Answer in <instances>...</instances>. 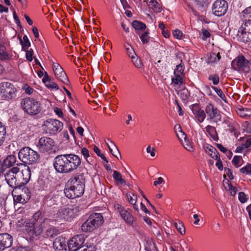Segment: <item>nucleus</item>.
<instances>
[{"instance_id": "nucleus-1", "label": "nucleus", "mask_w": 251, "mask_h": 251, "mask_svg": "<svg viewBox=\"0 0 251 251\" xmlns=\"http://www.w3.org/2000/svg\"><path fill=\"white\" fill-rule=\"evenodd\" d=\"M5 180L11 188H20L26 184L30 179L31 173L28 166L22 163L17 164L4 174Z\"/></svg>"}, {"instance_id": "nucleus-2", "label": "nucleus", "mask_w": 251, "mask_h": 251, "mask_svg": "<svg viewBox=\"0 0 251 251\" xmlns=\"http://www.w3.org/2000/svg\"><path fill=\"white\" fill-rule=\"evenodd\" d=\"M79 156L73 154H63L56 156L53 160V167L56 172L69 174L75 171L80 166Z\"/></svg>"}, {"instance_id": "nucleus-3", "label": "nucleus", "mask_w": 251, "mask_h": 251, "mask_svg": "<svg viewBox=\"0 0 251 251\" xmlns=\"http://www.w3.org/2000/svg\"><path fill=\"white\" fill-rule=\"evenodd\" d=\"M85 241L83 236L77 235L70 239L68 243L70 251H95V246L92 244L82 246Z\"/></svg>"}, {"instance_id": "nucleus-4", "label": "nucleus", "mask_w": 251, "mask_h": 251, "mask_svg": "<svg viewBox=\"0 0 251 251\" xmlns=\"http://www.w3.org/2000/svg\"><path fill=\"white\" fill-rule=\"evenodd\" d=\"M103 222V218L100 213H93L82 225L81 230L85 232H91L102 225Z\"/></svg>"}, {"instance_id": "nucleus-5", "label": "nucleus", "mask_w": 251, "mask_h": 251, "mask_svg": "<svg viewBox=\"0 0 251 251\" xmlns=\"http://www.w3.org/2000/svg\"><path fill=\"white\" fill-rule=\"evenodd\" d=\"M21 104L24 111L30 115H36L39 113L41 110V103L33 98H24L22 100Z\"/></svg>"}, {"instance_id": "nucleus-6", "label": "nucleus", "mask_w": 251, "mask_h": 251, "mask_svg": "<svg viewBox=\"0 0 251 251\" xmlns=\"http://www.w3.org/2000/svg\"><path fill=\"white\" fill-rule=\"evenodd\" d=\"M18 156L22 162L28 164H32L36 162L39 158L37 152L29 147H24L21 149Z\"/></svg>"}, {"instance_id": "nucleus-7", "label": "nucleus", "mask_w": 251, "mask_h": 251, "mask_svg": "<svg viewBox=\"0 0 251 251\" xmlns=\"http://www.w3.org/2000/svg\"><path fill=\"white\" fill-rule=\"evenodd\" d=\"M205 112L207 115V120L210 123L219 125L222 119L221 111L211 102L205 106Z\"/></svg>"}, {"instance_id": "nucleus-8", "label": "nucleus", "mask_w": 251, "mask_h": 251, "mask_svg": "<svg viewBox=\"0 0 251 251\" xmlns=\"http://www.w3.org/2000/svg\"><path fill=\"white\" fill-rule=\"evenodd\" d=\"M16 89L11 83L4 82L0 83V96L3 100H10L16 96Z\"/></svg>"}, {"instance_id": "nucleus-9", "label": "nucleus", "mask_w": 251, "mask_h": 251, "mask_svg": "<svg viewBox=\"0 0 251 251\" xmlns=\"http://www.w3.org/2000/svg\"><path fill=\"white\" fill-rule=\"evenodd\" d=\"M44 126L47 133L55 135L62 130L63 124L59 120L50 119L44 122Z\"/></svg>"}, {"instance_id": "nucleus-10", "label": "nucleus", "mask_w": 251, "mask_h": 251, "mask_svg": "<svg viewBox=\"0 0 251 251\" xmlns=\"http://www.w3.org/2000/svg\"><path fill=\"white\" fill-rule=\"evenodd\" d=\"M82 209L80 205H71L67 208L61 209L64 221H71L75 218Z\"/></svg>"}, {"instance_id": "nucleus-11", "label": "nucleus", "mask_w": 251, "mask_h": 251, "mask_svg": "<svg viewBox=\"0 0 251 251\" xmlns=\"http://www.w3.org/2000/svg\"><path fill=\"white\" fill-rule=\"evenodd\" d=\"M31 219L35 224L37 223L35 233L37 234H41L45 227L48 219L44 216L42 211L38 210L34 213Z\"/></svg>"}, {"instance_id": "nucleus-12", "label": "nucleus", "mask_w": 251, "mask_h": 251, "mask_svg": "<svg viewBox=\"0 0 251 251\" xmlns=\"http://www.w3.org/2000/svg\"><path fill=\"white\" fill-rule=\"evenodd\" d=\"M231 66L235 70L245 73L250 71L249 61L243 56H238L234 59L231 63Z\"/></svg>"}, {"instance_id": "nucleus-13", "label": "nucleus", "mask_w": 251, "mask_h": 251, "mask_svg": "<svg viewBox=\"0 0 251 251\" xmlns=\"http://www.w3.org/2000/svg\"><path fill=\"white\" fill-rule=\"evenodd\" d=\"M228 9V4L225 0H217L213 4L212 10L216 16L224 15Z\"/></svg>"}, {"instance_id": "nucleus-14", "label": "nucleus", "mask_w": 251, "mask_h": 251, "mask_svg": "<svg viewBox=\"0 0 251 251\" xmlns=\"http://www.w3.org/2000/svg\"><path fill=\"white\" fill-rule=\"evenodd\" d=\"M54 146V142L52 139L48 137H42L39 140L37 145L39 151L41 152H48L51 151Z\"/></svg>"}, {"instance_id": "nucleus-15", "label": "nucleus", "mask_w": 251, "mask_h": 251, "mask_svg": "<svg viewBox=\"0 0 251 251\" xmlns=\"http://www.w3.org/2000/svg\"><path fill=\"white\" fill-rule=\"evenodd\" d=\"M67 186L64 190V193L69 199H73L79 197L84 193V188H80V186L75 187L71 185H67Z\"/></svg>"}, {"instance_id": "nucleus-16", "label": "nucleus", "mask_w": 251, "mask_h": 251, "mask_svg": "<svg viewBox=\"0 0 251 251\" xmlns=\"http://www.w3.org/2000/svg\"><path fill=\"white\" fill-rule=\"evenodd\" d=\"M85 179L83 174L77 173L74 175L68 180L67 185L80 186V188H85Z\"/></svg>"}, {"instance_id": "nucleus-17", "label": "nucleus", "mask_w": 251, "mask_h": 251, "mask_svg": "<svg viewBox=\"0 0 251 251\" xmlns=\"http://www.w3.org/2000/svg\"><path fill=\"white\" fill-rule=\"evenodd\" d=\"M52 68L56 78L62 83L67 84L69 79L61 66L57 63H54L52 65Z\"/></svg>"}, {"instance_id": "nucleus-18", "label": "nucleus", "mask_w": 251, "mask_h": 251, "mask_svg": "<svg viewBox=\"0 0 251 251\" xmlns=\"http://www.w3.org/2000/svg\"><path fill=\"white\" fill-rule=\"evenodd\" d=\"M13 243L12 236L7 233L0 234V251L10 248Z\"/></svg>"}, {"instance_id": "nucleus-19", "label": "nucleus", "mask_w": 251, "mask_h": 251, "mask_svg": "<svg viewBox=\"0 0 251 251\" xmlns=\"http://www.w3.org/2000/svg\"><path fill=\"white\" fill-rule=\"evenodd\" d=\"M191 109L198 122L201 123H202L206 116L205 110H203L201 109L199 106L197 104L192 105Z\"/></svg>"}, {"instance_id": "nucleus-20", "label": "nucleus", "mask_w": 251, "mask_h": 251, "mask_svg": "<svg viewBox=\"0 0 251 251\" xmlns=\"http://www.w3.org/2000/svg\"><path fill=\"white\" fill-rule=\"evenodd\" d=\"M61 212V210L60 209L54 211L53 213H50L48 219V221L54 225L61 224L64 221L62 212Z\"/></svg>"}, {"instance_id": "nucleus-21", "label": "nucleus", "mask_w": 251, "mask_h": 251, "mask_svg": "<svg viewBox=\"0 0 251 251\" xmlns=\"http://www.w3.org/2000/svg\"><path fill=\"white\" fill-rule=\"evenodd\" d=\"M24 225L26 231L28 232V234L32 237H37L41 234H37L35 233V229L36 225L32 221L31 219H28L25 221Z\"/></svg>"}, {"instance_id": "nucleus-22", "label": "nucleus", "mask_w": 251, "mask_h": 251, "mask_svg": "<svg viewBox=\"0 0 251 251\" xmlns=\"http://www.w3.org/2000/svg\"><path fill=\"white\" fill-rule=\"evenodd\" d=\"M16 158L14 155L7 156L3 161V166L7 168V169L4 171V173L12 168L16 167L18 163L16 164Z\"/></svg>"}, {"instance_id": "nucleus-23", "label": "nucleus", "mask_w": 251, "mask_h": 251, "mask_svg": "<svg viewBox=\"0 0 251 251\" xmlns=\"http://www.w3.org/2000/svg\"><path fill=\"white\" fill-rule=\"evenodd\" d=\"M120 215L125 222L129 225L133 224L135 221V218L132 215L130 209H124Z\"/></svg>"}, {"instance_id": "nucleus-24", "label": "nucleus", "mask_w": 251, "mask_h": 251, "mask_svg": "<svg viewBox=\"0 0 251 251\" xmlns=\"http://www.w3.org/2000/svg\"><path fill=\"white\" fill-rule=\"evenodd\" d=\"M22 191L25 192V194L14 195L13 192H12V195L15 202L23 203L25 202V199H29L30 197L29 195L26 194L27 192V193H29V191L28 189L26 188H24L23 189Z\"/></svg>"}, {"instance_id": "nucleus-25", "label": "nucleus", "mask_w": 251, "mask_h": 251, "mask_svg": "<svg viewBox=\"0 0 251 251\" xmlns=\"http://www.w3.org/2000/svg\"><path fill=\"white\" fill-rule=\"evenodd\" d=\"M66 246L65 239L60 236L56 238L53 243V247L55 250L62 251L65 249Z\"/></svg>"}, {"instance_id": "nucleus-26", "label": "nucleus", "mask_w": 251, "mask_h": 251, "mask_svg": "<svg viewBox=\"0 0 251 251\" xmlns=\"http://www.w3.org/2000/svg\"><path fill=\"white\" fill-rule=\"evenodd\" d=\"M206 132L209 135L211 138L215 141H218L219 137L216 128L211 125H208L205 127Z\"/></svg>"}, {"instance_id": "nucleus-27", "label": "nucleus", "mask_w": 251, "mask_h": 251, "mask_svg": "<svg viewBox=\"0 0 251 251\" xmlns=\"http://www.w3.org/2000/svg\"><path fill=\"white\" fill-rule=\"evenodd\" d=\"M108 140L112 144V146L111 147L108 144V143H106L111 154L118 159H119L118 156H119L121 158V155L120 151L117 147L115 145L114 142H113L109 139H108Z\"/></svg>"}, {"instance_id": "nucleus-28", "label": "nucleus", "mask_w": 251, "mask_h": 251, "mask_svg": "<svg viewBox=\"0 0 251 251\" xmlns=\"http://www.w3.org/2000/svg\"><path fill=\"white\" fill-rule=\"evenodd\" d=\"M238 35L240 40L243 42L246 43L251 41V38H249V34L244 30H240V28L238 30Z\"/></svg>"}, {"instance_id": "nucleus-29", "label": "nucleus", "mask_w": 251, "mask_h": 251, "mask_svg": "<svg viewBox=\"0 0 251 251\" xmlns=\"http://www.w3.org/2000/svg\"><path fill=\"white\" fill-rule=\"evenodd\" d=\"M206 148L208 150V153L212 158L218 159V156L220 155L216 148L209 145H207Z\"/></svg>"}, {"instance_id": "nucleus-30", "label": "nucleus", "mask_w": 251, "mask_h": 251, "mask_svg": "<svg viewBox=\"0 0 251 251\" xmlns=\"http://www.w3.org/2000/svg\"><path fill=\"white\" fill-rule=\"evenodd\" d=\"M147 0L149 1V6L151 8L154 12L159 13L161 11V8L160 5L155 0Z\"/></svg>"}, {"instance_id": "nucleus-31", "label": "nucleus", "mask_w": 251, "mask_h": 251, "mask_svg": "<svg viewBox=\"0 0 251 251\" xmlns=\"http://www.w3.org/2000/svg\"><path fill=\"white\" fill-rule=\"evenodd\" d=\"M220 59L221 56L220 53H212L210 54L207 62L208 64L214 63L219 61Z\"/></svg>"}, {"instance_id": "nucleus-32", "label": "nucleus", "mask_w": 251, "mask_h": 251, "mask_svg": "<svg viewBox=\"0 0 251 251\" xmlns=\"http://www.w3.org/2000/svg\"><path fill=\"white\" fill-rule=\"evenodd\" d=\"M240 30L246 31L249 34V38H251V20L249 19L248 21L242 24L240 27Z\"/></svg>"}, {"instance_id": "nucleus-33", "label": "nucleus", "mask_w": 251, "mask_h": 251, "mask_svg": "<svg viewBox=\"0 0 251 251\" xmlns=\"http://www.w3.org/2000/svg\"><path fill=\"white\" fill-rule=\"evenodd\" d=\"M113 177L118 184H126V180L122 178V175L118 171H113Z\"/></svg>"}, {"instance_id": "nucleus-34", "label": "nucleus", "mask_w": 251, "mask_h": 251, "mask_svg": "<svg viewBox=\"0 0 251 251\" xmlns=\"http://www.w3.org/2000/svg\"><path fill=\"white\" fill-rule=\"evenodd\" d=\"M132 26L136 31L144 30L146 28V25L145 24L136 20L132 22Z\"/></svg>"}, {"instance_id": "nucleus-35", "label": "nucleus", "mask_w": 251, "mask_h": 251, "mask_svg": "<svg viewBox=\"0 0 251 251\" xmlns=\"http://www.w3.org/2000/svg\"><path fill=\"white\" fill-rule=\"evenodd\" d=\"M181 138H183L184 139V143H182V145L184 148L189 151H193V147L190 144L189 140L187 138L186 135L185 133H182V137H181Z\"/></svg>"}, {"instance_id": "nucleus-36", "label": "nucleus", "mask_w": 251, "mask_h": 251, "mask_svg": "<svg viewBox=\"0 0 251 251\" xmlns=\"http://www.w3.org/2000/svg\"><path fill=\"white\" fill-rule=\"evenodd\" d=\"M238 114L241 117L251 116V109L248 108H242L238 109Z\"/></svg>"}, {"instance_id": "nucleus-37", "label": "nucleus", "mask_w": 251, "mask_h": 251, "mask_svg": "<svg viewBox=\"0 0 251 251\" xmlns=\"http://www.w3.org/2000/svg\"><path fill=\"white\" fill-rule=\"evenodd\" d=\"M20 41L24 50H27L28 48L31 46L28 38L25 35L23 36V40L20 39Z\"/></svg>"}, {"instance_id": "nucleus-38", "label": "nucleus", "mask_w": 251, "mask_h": 251, "mask_svg": "<svg viewBox=\"0 0 251 251\" xmlns=\"http://www.w3.org/2000/svg\"><path fill=\"white\" fill-rule=\"evenodd\" d=\"M6 135L5 126L0 122V146L3 143Z\"/></svg>"}, {"instance_id": "nucleus-39", "label": "nucleus", "mask_w": 251, "mask_h": 251, "mask_svg": "<svg viewBox=\"0 0 251 251\" xmlns=\"http://www.w3.org/2000/svg\"><path fill=\"white\" fill-rule=\"evenodd\" d=\"M124 47L126 50L127 55L129 57L131 58V56L133 57L134 55H136L135 51L130 45L126 43L124 45Z\"/></svg>"}, {"instance_id": "nucleus-40", "label": "nucleus", "mask_w": 251, "mask_h": 251, "mask_svg": "<svg viewBox=\"0 0 251 251\" xmlns=\"http://www.w3.org/2000/svg\"><path fill=\"white\" fill-rule=\"evenodd\" d=\"M175 227L177 229V231L181 234L183 235L185 233V228L183 224L178 221L177 223L174 224Z\"/></svg>"}, {"instance_id": "nucleus-41", "label": "nucleus", "mask_w": 251, "mask_h": 251, "mask_svg": "<svg viewBox=\"0 0 251 251\" xmlns=\"http://www.w3.org/2000/svg\"><path fill=\"white\" fill-rule=\"evenodd\" d=\"M172 83L176 85H181L183 83L182 78L180 75H174V76L172 78Z\"/></svg>"}, {"instance_id": "nucleus-42", "label": "nucleus", "mask_w": 251, "mask_h": 251, "mask_svg": "<svg viewBox=\"0 0 251 251\" xmlns=\"http://www.w3.org/2000/svg\"><path fill=\"white\" fill-rule=\"evenodd\" d=\"M131 58L132 59V62L136 68H141L142 67L143 64L140 58L137 56H135V55L133 57L131 56Z\"/></svg>"}, {"instance_id": "nucleus-43", "label": "nucleus", "mask_w": 251, "mask_h": 251, "mask_svg": "<svg viewBox=\"0 0 251 251\" xmlns=\"http://www.w3.org/2000/svg\"><path fill=\"white\" fill-rule=\"evenodd\" d=\"M127 197L128 201L131 204L136 203L137 200V196L136 195H135L134 193L129 192L127 194Z\"/></svg>"}, {"instance_id": "nucleus-44", "label": "nucleus", "mask_w": 251, "mask_h": 251, "mask_svg": "<svg viewBox=\"0 0 251 251\" xmlns=\"http://www.w3.org/2000/svg\"><path fill=\"white\" fill-rule=\"evenodd\" d=\"M94 151L97 154V155L100 156L103 161H104L106 163H108V160L106 159L104 154L100 152V150L98 147L96 146H94Z\"/></svg>"}, {"instance_id": "nucleus-45", "label": "nucleus", "mask_w": 251, "mask_h": 251, "mask_svg": "<svg viewBox=\"0 0 251 251\" xmlns=\"http://www.w3.org/2000/svg\"><path fill=\"white\" fill-rule=\"evenodd\" d=\"M241 173L247 175H251V164H248L245 167L240 169Z\"/></svg>"}, {"instance_id": "nucleus-46", "label": "nucleus", "mask_w": 251, "mask_h": 251, "mask_svg": "<svg viewBox=\"0 0 251 251\" xmlns=\"http://www.w3.org/2000/svg\"><path fill=\"white\" fill-rule=\"evenodd\" d=\"M213 89L215 90L217 94L218 95V96L222 99L224 101L226 102V98L225 95V94L223 93V91L221 90V89L215 87H213Z\"/></svg>"}, {"instance_id": "nucleus-47", "label": "nucleus", "mask_w": 251, "mask_h": 251, "mask_svg": "<svg viewBox=\"0 0 251 251\" xmlns=\"http://www.w3.org/2000/svg\"><path fill=\"white\" fill-rule=\"evenodd\" d=\"M184 69V68L183 65H182L181 63H180L176 66V69L175 70L174 74V75L177 74V75H181L183 74Z\"/></svg>"}, {"instance_id": "nucleus-48", "label": "nucleus", "mask_w": 251, "mask_h": 251, "mask_svg": "<svg viewBox=\"0 0 251 251\" xmlns=\"http://www.w3.org/2000/svg\"><path fill=\"white\" fill-rule=\"evenodd\" d=\"M242 14L245 18H251V6L243 10Z\"/></svg>"}, {"instance_id": "nucleus-49", "label": "nucleus", "mask_w": 251, "mask_h": 251, "mask_svg": "<svg viewBox=\"0 0 251 251\" xmlns=\"http://www.w3.org/2000/svg\"><path fill=\"white\" fill-rule=\"evenodd\" d=\"M56 229L52 226L48 228L46 231V235L48 237H53L55 234Z\"/></svg>"}, {"instance_id": "nucleus-50", "label": "nucleus", "mask_w": 251, "mask_h": 251, "mask_svg": "<svg viewBox=\"0 0 251 251\" xmlns=\"http://www.w3.org/2000/svg\"><path fill=\"white\" fill-rule=\"evenodd\" d=\"M140 39L143 44L148 43L150 40V37L149 36V33L148 32H145L140 36Z\"/></svg>"}, {"instance_id": "nucleus-51", "label": "nucleus", "mask_w": 251, "mask_h": 251, "mask_svg": "<svg viewBox=\"0 0 251 251\" xmlns=\"http://www.w3.org/2000/svg\"><path fill=\"white\" fill-rule=\"evenodd\" d=\"M208 79L212 80L214 85H217L219 82V77L217 75H210Z\"/></svg>"}, {"instance_id": "nucleus-52", "label": "nucleus", "mask_w": 251, "mask_h": 251, "mask_svg": "<svg viewBox=\"0 0 251 251\" xmlns=\"http://www.w3.org/2000/svg\"><path fill=\"white\" fill-rule=\"evenodd\" d=\"M174 130H175V132L176 134V135H177L178 139L180 141H181V138L179 136V135L177 133V132H179L180 133V134H181V137H182V133L184 132H182L180 126L178 124L176 125L174 127Z\"/></svg>"}, {"instance_id": "nucleus-53", "label": "nucleus", "mask_w": 251, "mask_h": 251, "mask_svg": "<svg viewBox=\"0 0 251 251\" xmlns=\"http://www.w3.org/2000/svg\"><path fill=\"white\" fill-rule=\"evenodd\" d=\"M238 198H239V200L240 201L241 203H244L247 200V196H246V194L244 192H242L239 193Z\"/></svg>"}, {"instance_id": "nucleus-54", "label": "nucleus", "mask_w": 251, "mask_h": 251, "mask_svg": "<svg viewBox=\"0 0 251 251\" xmlns=\"http://www.w3.org/2000/svg\"><path fill=\"white\" fill-rule=\"evenodd\" d=\"M81 153L83 155L84 157L86 159L87 161L88 162H89V160L87 159L88 157H89V153L88 149H86V148H83L81 150Z\"/></svg>"}, {"instance_id": "nucleus-55", "label": "nucleus", "mask_w": 251, "mask_h": 251, "mask_svg": "<svg viewBox=\"0 0 251 251\" xmlns=\"http://www.w3.org/2000/svg\"><path fill=\"white\" fill-rule=\"evenodd\" d=\"M26 58L27 60L31 61L33 59V50L30 49V50H26Z\"/></svg>"}, {"instance_id": "nucleus-56", "label": "nucleus", "mask_w": 251, "mask_h": 251, "mask_svg": "<svg viewBox=\"0 0 251 251\" xmlns=\"http://www.w3.org/2000/svg\"><path fill=\"white\" fill-rule=\"evenodd\" d=\"M174 36L178 39H180L182 38L183 33L179 29H176L173 33Z\"/></svg>"}, {"instance_id": "nucleus-57", "label": "nucleus", "mask_w": 251, "mask_h": 251, "mask_svg": "<svg viewBox=\"0 0 251 251\" xmlns=\"http://www.w3.org/2000/svg\"><path fill=\"white\" fill-rule=\"evenodd\" d=\"M46 86L50 89H55V90H58L59 87L57 84L54 83V82L50 81L49 82V83H47Z\"/></svg>"}, {"instance_id": "nucleus-58", "label": "nucleus", "mask_w": 251, "mask_h": 251, "mask_svg": "<svg viewBox=\"0 0 251 251\" xmlns=\"http://www.w3.org/2000/svg\"><path fill=\"white\" fill-rule=\"evenodd\" d=\"M241 159H242L241 156H234L232 162L235 167H239V164L240 160Z\"/></svg>"}, {"instance_id": "nucleus-59", "label": "nucleus", "mask_w": 251, "mask_h": 251, "mask_svg": "<svg viewBox=\"0 0 251 251\" xmlns=\"http://www.w3.org/2000/svg\"><path fill=\"white\" fill-rule=\"evenodd\" d=\"M201 33V39L203 40H206L207 39V38L209 37L210 36V33L207 30L204 29H202Z\"/></svg>"}, {"instance_id": "nucleus-60", "label": "nucleus", "mask_w": 251, "mask_h": 251, "mask_svg": "<svg viewBox=\"0 0 251 251\" xmlns=\"http://www.w3.org/2000/svg\"><path fill=\"white\" fill-rule=\"evenodd\" d=\"M217 160V162L215 164L216 166L219 169V170L222 171L223 169V166L222 164V162L220 158V156H218V159H215Z\"/></svg>"}, {"instance_id": "nucleus-61", "label": "nucleus", "mask_w": 251, "mask_h": 251, "mask_svg": "<svg viewBox=\"0 0 251 251\" xmlns=\"http://www.w3.org/2000/svg\"><path fill=\"white\" fill-rule=\"evenodd\" d=\"M188 94L187 90H183L180 92V96L183 100H185L188 97Z\"/></svg>"}, {"instance_id": "nucleus-62", "label": "nucleus", "mask_w": 251, "mask_h": 251, "mask_svg": "<svg viewBox=\"0 0 251 251\" xmlns=\"http://www.w3.org/2000/svg\"><path fill=\"white\" fill-rule=\"evenodd\" d=\"M228 190L231 191L230 193L232 196H235L236 194V188L234 187H233L232 185H231L230 184H228Z\"/></svg>"}, {"instance_id": "nucleus-63", "label": "nucleus", "mask_w": 251, "mask_h": 251, "mask_svg": "<svg viewBox=\"0 0 251 251\" xmlns=\"http://www.w3.org/2000/svg\"><path fill=\"white\" fill-rule=\"evenodd\" d=\"M146 151L148 153H150L152 157H154L155 156V148H152V149L151 150V147L150 146H149L147 148Z\"/></svg>"}, {"instance_id": "nucleus-64", "label": "nucleus", "mask_w": 251, "mask_h": 251, "mask_svg": "<svg viewBox=\"0 0 251 251\" xmlns=\"http://www.w3.org/2000/svg\"><path fill=\"white\" fill-rule=\"evenodd\" d=\"M225 171L226 172L227 176H228L229 179H233L234 178V176L232 174V173L229 168H225Z\"/></svg>"}]
</instances>
